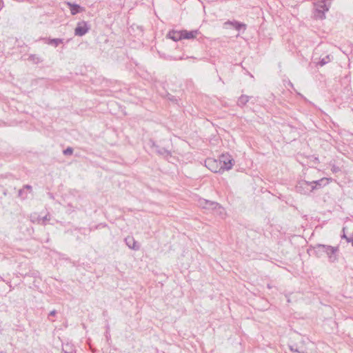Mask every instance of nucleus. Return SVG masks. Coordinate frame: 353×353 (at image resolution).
Here are the masks:
<instances>
[{
	"mask_svg": "<svg viewBox=\"0 0 353 353\" xmlns=\"http://www.w3.org/2000/svg\"><path fill=\"white\" fill-rule=\"evenodd\" d=\"M246 72H247V73L248 74V75H249V76H250L252 78H253V77H253V75H252L250 72H249L248 71H246Z\"/></svg>",
	"mask_w": 353,
	"mask_h": 353,
	"instance_id": "nucleus-34",
	"label": "nucleus"
},
{
	"mask_svg": "<svg viewBox=\"0 0 353 353\" xmlns=\"http://www.w3.org/2000/svg\"><path fill=\"white\" fill-rule=\"evenodd\" d=\"M332 170L334 172H337L338 171H339V168L338 167H336V166H333L332 168Z\"/></svg>",
	"mask_w": 353,
	"mask_h": 353,
	"instance_id": "nucleus-29",
	"label": "nucleus"
},
{
	"mask_svg": "<svg viewBox=\"0 0 353 353\" xmlns=\"http://www.w3.org/2000/svg\"><path fill=\"white\" fill-rule=\"evenodd\" d=\"M299 353H306V352H303V351H300V352H299Z\"/></svg>",
	"mask_w": 353,
	"mask_h": 353,
	"instance_id": "nucleus-36",
	"label": "nucleus"
},
{
	"mask_svg": "<svg viewBox=\"0 0 353 353\" xmlns=\"http://www.w3.org/2000/svg\"><path fill=\"white\" fill-rule=\"evenodd\" d=\"M200 34L199 30H182V39H194Z\"/></svg>",
	"mask_w": 353,
	"mask_h": 353,
	"instance_id": "nucleus-12",
	"label": "nucleus"
},
{
	"mask_svg": "<svg viewBox=\"0 0 353 353\" xmlns=\"http://www.w3.org/2000/svg\"><path fill=\"white\" fill-rule=\"evenodd\" d=\"M296 191L301 194H309L312 192L310 182L305 180H300L295 186Z\"/></svg>",
	"mask_w": 353,
	"mask_h": 353,
	"instance_id": "nucleus-5",
	"label": "nucleus"
},
{
	"mask_svg": "<svg viewBox=\"0 0 353 353\" xmlns=\"http://www.w3.org/2000/svg\"><path fill=\"white\" fill-rule=\"evenodd\" d=\"M57 310H52V311L49 313V314H48V319H49V320H50V317H51V316H54L56 315V314H57Z\"/></svg>",
	"mask_w": 353,
	"mask_h": 353,
	"instance_id": "nucleus-26",
	"label": "nucleus"
},
{
	"mask_svg": "<svg viewBox=\"0 0 353 353\" xmlns=\"http://www.w3.org/2000/svg\"><path fill=\"white\" fill-rule=\"evenodd\" d=\"M246 72H247V73L248 74V75H249V76H250L252 78H253V77H253V75H252L250 72H249L248 71H246Z\"/></svg>",
	"mask_w": 353,
	"mask_h": 353,
	"instance_id": "nucleus-33",
	"label": "nucleus"
},
{
	"mask_svg": "<svg viewBox=\"0 0 353 353\" xmlns=\"http://www.w3.org/2000/svg\"><path fill=\"white\" fill-rule=\"evenodd\" d=\"M332 57L330 55H327L323 58L319 59V62L316 63L317 66H323L327 63H330L332 61Z\"/></svg>",
	"mask_w": 353,
	"mask_h": 353,
	"instance_id": "nucleus-19",
	"label": "nucleus"
},
{
	"mask_svg": "<svg viewBox=\"0 0 353 353\" xmlns=\"http://www.w3.org/2000/svg\"><path fill=\"white\" fill-rule=\"evenodd\" d=\"M254 97L252 96H248L245 94H241L237 100V105L240 108L244 107L249 101L250 100L253 99Z\"/></svg>",
	"mask_w": 353,
	"mask_h": 353,
	"instance_id": "nucleus-16",
	"label": "nucleus"
},
{
	"mask_svg": "<svg viewBox=\"0 0 353 353\" xmlns=\"http://www.w3.org/2000/svg\"><path fill=\"white\" fill-rule=\"evenodd\" d=\"M329 180L330 179L327 178H322L319 180L310 181L312 192L314 190L320 189L324 187L325 185L328 183Z\"/></svg>",
	"mask_w": 353,
	"mask_h": 353,
	"instance_id": "nucleus-8",
	"label": "nucleus"
},
{
	"mask_svg": "<svg viewBox=\"0 0 353 353\" xmlns=\"http://www.w3.org/2000/svg\"><path fill=\"white\" fill-rule=\"evenodd\" d=\"M40 39L43 40L45 42V43L50 45V46H52L54 47H57L60 44L63 43V41H64L63 39H61V38L52 39L50 37H43V38H41Z\"/></svg>",
	"mask_w": 353,
	"mask_h": 353,
	"instance_id": "nucleus-10",
	"label": "nucleus"
},
{
	"mask_svg": "<svg viewBox=\"0 0 353 353\" xmlns=\"http://www.w3.org/2000/svg\"><path fill=\"white\" fill-rule=\"evenodd\" d=\"M152 147L155 149V152L161 156H163L164 157H168L171 156V152L170 150L165 148L160 147L154 142L152 143Z\"/></svg>",
	"mask_w": 353,
	"mask_h": 353,
	"instance_id": "nucleus-13",
	"label": "nucleus"
},
{
	"mask_svg": "<svg viewBox=\"0 0 353 353\" xmlns=\"http://www.w3.org/2000/svg\"><path fill=\"white\" fill-rule=\"evenodd\" d=\"M166 98L168 101L172 102L173 103H176V104H178V102L180 100L179 98L175 97L170 93H167Z\"/></svg>",
	"mask_w": 353,
	"mask_h": 353,
	"instance_id": "nucleus-20",
	"label": "nucleus"
},
{
	"mask_svg": "<svg viewBox=\"0 0 353 353\" xmlns=\"http://www.w3.org/2000/svg\"><path fill=\"white\" fill-rule=\"evenodd\" d=\"M289 347L292 352H297V353H299V352H300L296 347H294V345H290Z\"/></svg>",
	"mask_w": 353,
	"mask_h": 353,
	"instance_id": "nucleus-28",
	"label": "nucleus"
},
{
	"mask_svg": "<svg viewBox=\"0 0 353 353\" xmlns=\"http://www.w3.org/2000/svg\"><path fill=\"white\" fill-rule=\"evenodd\" d=\"M347 243H351L352 245L353 246V237H352V239H347Z\"/></svg>",
	"mask_w": 353,
	"mask_h": 353,
	"instance_id": "nucleus-32",
	"label": "nucleus"
},
{
	"mask_svg": "<svg viewBox=\"0 0 353 353\" xmlns=\"http://www.w3.org/2000/svg\"><path fill=\"white\" fill-rule=\"evenodd\" d=\"M73 151H74V150L72 147H68L65 150H63V154L65 156L72 155L73 153Z\"/></svg>",
	"mask_w": 353,
	"mask_h": 353,
	"instance_id": "nucleus-22",
	"label": "nucleus"
},
{
	"mask_svg": "<svg viewBox=\"0 0 353 353\" xmlns=\"http://www.w3.org/2000/svg\"><path fill=\"white\" fill-rule=\"evenodd\" d=\"M18 196L22 199H25L27 198V192L23 188H21L18 192Z\"/></svg>",
	"mask_w": 353,
	"mask_h": 353,
	"instance_id": "nucleus-21",
	"label": "nucleus"
},
{
	"mask_svg": "<svg viewBox=\"0 0 353 353\" xmlns=\"http://www.w3.org/2000/svg\"><path fill=\"white\" fill-rule=\"evenodd\" d=\"M234 159L228 154H222L219 159V173H222L225 170H230L233 166Z\"/></svg>",
	"mask_w": 353,
	"mask_h": 353,
	"instance_id": "nucleus-3",
	"label": "nucleus"
},
{
	"mask_svg": "<svg viewBox=\"0 0 353 353\" xmlns=\"http://www.w3.org/2000/svg\"><path fill=\"white\" fill-rule=\"evenodd\" d=\"M345 228H343V234L341 235V238H342V239H345L346 240V241L347 242V239H352V237H347V236H346V234H345Z\"/></svg>",
	"mask_w": 353,
	"mask_h": 353,
	"instance_id": "nucleus-25",
	"label": "nucleus"
},
{
	"mask_svg": "<svg viewBox=\"0 0 353 353\" xmlns=\"http://www.w3.org/2000/svg\"><path fill=\"white\" fill-rule=\"evenodd\" d=\"M313 252V255L317 258H321L326 255L330 263H335L338 261L339 246H332L324 244H316L310 250Z\"/></svg>",
	"mask_w": 353,
	"mask_h": 353,
	"instance_id": "nucleus-1",
	"label": "nucleus"
},
{
	"mask_svg": "<svg viewBox=\"0 0 353 353\" xmlns=\"http://www.w3.org/2000/svg\"><path fill=\"white\" fill-rule=\"evenodd\" d=\"M159 54V56L164 59L165 60H167V61H176V60H183V59H189V58H192V59H195L194 57H184L183 56H181V57H172V55H170V54H166L165 53H161L159 51L158 52Z\"/></svg>",
	"mask_w": 353,
	"mask_h": 353,
	"instance_id": "nucleus-17",
	"label": "nucleus"
},
{
	"mask_svg": "<svg viewBox=\"0 0 353 353\" xmlns=\"http://www.w3.org/2000/svg\"><path fill=\"white\" fill-rule=\"evenodd\" d=\"M206 167L213 172H219V163L218 161L212 159H209L205 161Z\"/></svg>",
	"mask_w": 353,
	"mask_h": 353,
	"instance_id": "nucleus-14",
	"label": "nucleus"
},
{
	"mask_svg": "<svg viewBox=\"0 0 353 353\" xmlns=\"http://www.w3.org/2000/svg\"><path fill=\"white\" fill-rule=\"evenodd\" d=\"M310 249H311V248H310V249L308 250V252H311V250H310ZM312 252L313 253V252H312ZM309 255H311V253H309Z\"/></svg>",
	"mask_w": 353,
	"mask_h": 353,
	"instance_id": "nucleus-35",
	"label": "nucleus"
},
{
	"mask_svg": "<svg viewBox=\"0 0 353 353\" xmlns=\"http://www.w3.org/2000/svg\"><path fill=\"white\" fill-rule=\"evenodd\" d=\"M28 60L34 64H39L43 61V59L42 57L34 54H30L28 58Z\"/></svg>",
	"mask_w": 353,
	"mask_h": 353,
	"instance_id": "nucleus-18",
	"label": "nucleus"
},
{
	"mask_svg": "<svg viewBox=\"0 0 353 353\" xmlns=\"http://www.w3.org/2000/svg\"><path fill=\"white\" fill-rule=\"evenodd\" d=\"M72 15H76L85 10V8L76 3L67 2Z\"/></svg>",
	"mask_w": 353,
	"mask_h": 353,
	"instance_id": "nucleus-9",
	"label": "nucleus"
},
{
	"mask_svg": "<svg viewBox=\"0 0 353 353\" xmlns=\"http://www.w3.org/2000/svg\"><path fill=\"white\" fill-rule=\"evenodd\" d=\"M61 353H74V352H73L72 351H71V352H68V351H67V350H65L63 349V350H62Z\"/></svg>",
	"mask_w": 353,
	"mask_h": 353,
	"instance_id": "nucleus-31",
	"label": "nucleus"
},
{
	"mask_svg": "<svg viewBox=\"0 0 353 353\" xmlns=\"http://www.w3.org/2000/svg\"><path fill=\"white\" fill-rule=\"evenodd\" d=\"M23 188L27 192V190L31 191L32 188L30 185H24Z\"/></svg>",
	"mask_w": 353,
	"mask_h": 353,
	"instance_id": "nucleus-27",
	"label": "nucleus"
},
{
	"mask_svg": "<svg viewBox=\"0 0 353 353\" xmlns=\"http://www.w3.org/2000/svg\"><path fill=\"white\" fill-rule=\"evenodd\" d=\"M226 23L227 24H230L236 30H238V31H241L242 30L243 31H245L246 30V28H247V25L245 23H242L241 21H236V20L228 21V22H226Z\"/></svg>",
	"mask_w": 353,
	"mask_h": 353,
	"instance_id": "nucleus-15",
	"label": "nucleus"
},
{
	"mask_svg": "<svg viewBox=\"0 0 353 353\" xmlns=\"http://www.w3.org/2000/svg\"><path fill=\"white\" fill-rule=\"evenodd\" d=\"M105 327H106V331L105 332V336L106 338L107 342H108L111 339V336L110 334V325L108 324H107Z\"/></svg>",
	"mask_w": 353,
	"mask_h": 353,
	"instance_id": "nucleus-23",
	"label": "nucleus"
},
{
	"mask_svg": "<svg viewBox=\"0 0 353 353\" xmlns=\"http://www.w3.org/2000/svg\"><path fill=\"white\" fill-rule=\"evenodd\" d=\"M90 29L88 22L85 21H80L77 23L74 29V34L76 36L82 37L85 35Z\"/></svg>",
	"mask_w": 353,
	"mask_h": 353,
	"instance_id": "nucleus-6",
	"label": "nucleus"
},
{
	"mask_svg": "<svg viewBox=\"0 0 353 353\" xmlns=\"http://www.w3.org/2000/svg\"><path fill=\"white\" fill-rule=\"evenodd\" d=\"M37 219H38V220H39V221L42 220V221H43L42 224H43V225H46V222L47 221H49V220H50V215H49V214H46V216H43V217H42V218H40V217L39 216Z\"/></svg>",
	"mask_w": 353,
	"mask_h": 353,
	"instance_id": "nucleus-24",
	"label": "nucleus"
},
{
	"mask_svg": "<svg viewBox=\"0 0 353 353\" xmlns=\"http://www.w3.org/2000/svg\"><path fill=\"white\" fill-rule=\"evenodd\" d=\"M166 38L172 39L174 41L182 40V30H171L166 35Z\"/></svg>",
	"mask_w": 353,
	"mask_h": 353,
	"instance_id": "nucleus-11",
	"label": "nucleus"
},
{
	"mask_svg": "<svg viewBox=\"0 0 353 353\" xmlns=\"http://www.w3.org/2000/svg\"><path fill=\"white\" fill-rule=\"evenodd\" d=\"M314 6L316 18L323 19L325 18V12L330 9V3H327L325 0H316Z\"/></svg>",
	"mask_w": 353,
	"mask_h": 353,
	"instance_id": "nucleus-2",
	"label": "nucleus"
},
{
	"mask_svg": "<svg viewBox=\"0 0 353 353\" xmlns=\"http://www.w3.org/2000/svg\"><path fill=\"white\" fill-rule=\"evenodd\" d=\"M48 196H49V198H50V199H54V195H53V194H52V193H51V192H48Z\"/></svg>",
	"mask_w": 353,
	"mask_h": 353,
	"instance_id": "nucleus-30",
	"label": "nucleus"
},
{
	"mask_svg": "<svg viewBox=\"0 0 353 353\" xmlns=\"http://www.w3.org/2000/svg\"><path fill=\"white\" fill-rule=\"evenodd\" d=\"M199 205L203 209L212 211H215L217 210H223L219 203L207 200L205 199H200L199 200Z\"/></svg>",
	"mask_w": 353,
	"mask_h": 353,
	"instance_id": "nucleus-4",
	"label": "nucleus"
},
{
	"mask_svg": "<svg viewBox=\"0 0 353 353\" xmlns=\"http://www.w3.org/2000/svg\"><path fill=\"white\" fill-rule=\"evenodd\" d=\"M124 241L126 245L131 250L138 251L140 250L141 245L138 243L132 236H128L125 238Z\"/></svg>",
	"mask_w": 353,
	"mask_h": 353,
	"instance_id": "nucleus-7",
	"label": "nucleus"
}]
</instances>
